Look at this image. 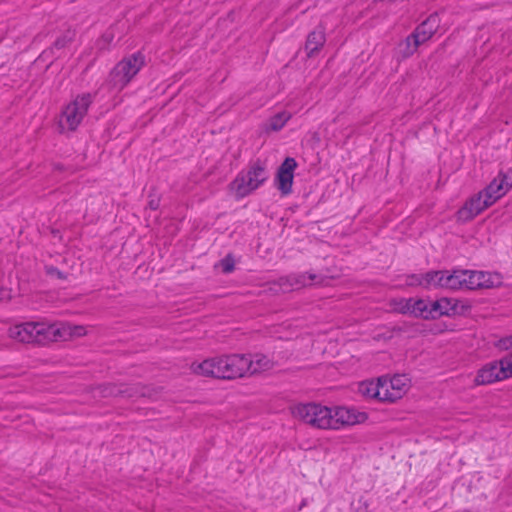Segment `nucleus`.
<instances>
[{
	"label": "nucleus",
	"instance_id": "obj_10",
	"mask_svg": "<svg viewBox=\"0 0 512 512\" xmlns=\"http://www.w3.org/2000/svg\"><path fill=\"white\" fill-rule=\"evenodd\" d=\"M512 188V171L500 172L490 184L481 191L488 204L493 205Z\"/></svg>",
	"mask_w": 512,
	"mask_h": 512
},
{
	"label": "nucleus",
	"instance_id": "obj_22",
	"mask_svg": "<svg viewBox=\"0 0 512 512\" xmlns=\"http://www.w3.org/2000/svg\"><path fill=\"white\" fill-rule=\"evenodd\" d=\"M292 117V114L288 111H281L267 120L265 123L266 132H276L281 130L285 124Z\"/></svg>",
	"mask_w": 512,
	"mask_h": 512
},
{
	"label": "nucleus",
	"instance_id": "obj_7",
	"mask_svg": "<svg viewBox=\"0 0 512 512\" xmlns=\"http://www.w3.org/2000/svg\"><path fill=\"white\" fill-rule=\"evenodd\" d=\"M390 306L401 314L432 319V300L429 298H397L391 300Z\"/></svg>",
	"mask_w": 512,
	"mask_h": 512
},
{
	"label": "nucleus",
	"instance_id": "obj_14",
	"mask_svg": "<svg viewBox=\"0 0 512 512\" xmlns=\"http://www.w3.org/2000/svg\"><path fill=\"white\" fill-rule=\"evenodd\" d=\"M468 278L470 290L493 288L499 286L502 283V277L498 273L469 270Z\"/></svg>",
	"mask_w": 512,
	"mask_h": 512
},
{
	"label": "nucleus",
	"instance_id": "obj_1",
	"mask_svg": "<svg viewBox=\"0 0 512 512\" xmlns=\"http://www.w3.org/2000/svg\"><path fill=\"white\" fill-rule=\"evenodd\" d=\"M87 334L82 325L68 322H26L9 328V336L19 342L45 345L53 341H67Z\"/></svg>",
	"mask_w": 512,
	"mask_h": 512
},
{
	"label": "nucleus",
	"instance_id": "obj_2",
	"mask_svg": "<svg viewBox=\"0 0 512 512\" xmlns=\"http://www.w3.org/2000/svg\"><path fill=\"white\" fill-rule=\"evenodd\" d=\"M267 179L268 171L266 167L256 162L247 169L239 172L236 178L230 183L229 189L237 199H241L257 190Z\"/></svg>",
	"mask_w": 512,
	"mask_h": 512
},
{
	"label": "nucleus",
	"instance_id": "obj_19",
	"mask_svg": "<svg viewBox=\"0 0 512 512\" xmlns=\"http://www.w3.org/2000/svg\"><path fill=\"white\" fill-rule=\"evenodd\" d=\"M428 34H409L405 40L398 44L397 53L402 57L412 55L420 43L428 39Z\"/></svg>",
	"mask_w": 512,
	"mask_h": 512
},
{
	"label": "nucleus",
	"instance_id": "obj_13",
	"mask_svg": "<svg viewBox=\"0 0 512 512\" xmlns=\"http://www.w3.org/2000/svg\"><path fill=\"white\" fill-rule=\"evenodd\" d=\"M297 167V162L294 158L287 157L278 168L275 183L278 190L283 195H287L292 190L294 171Z\"/></svg>",
	"mask_w": 512,
	"mask_h": 512
},
{
	"label": "nucleus",
	"instance_id": "obj_17",
	"mask_svg": "<svg viewBox=\"0 0 512 512\" xmlns=\"http://www.w3.org/2000/svg\"><path fill=\"white\" fill-rule=\"evenodd\" d=\"M469 270L445 271L444 289L458 290L470 289Z\"/></svg>",
	"mask_w": 512,
	"mask_h": 512
},
{
	"label": "nucleus",
	"instance_id": "obj_25",
	"mask_svg": "<svg viewBox=\"0 0 512 512\" xmlns=\"http://www.w3.org/2000/svg\"><path fill=\"white\" fill-rule=\"evenodd\" d=\"M324 34H309L306 42V50L308 55H312L324 44Z\"/></svg>",
	"mask_w": 512,
	"mask_h": 512
},
{
	"label": "nucleus",
	"instance_id": "obj_3",
	"mask_svg": "<svg viewBox=\"0 0 512 512\" xmlns=\"http://www.w3.org/2000/svg\"><path fill=\"white\" fill-rule=\"evenodd\" d=\"M294 418L320 430H331L332 406L316 402L300 403L293 407Z\"/></svg>",
	"mask_w": 512,
	"mask_h": 512
},
{
	"label": "nucleus",
	"instance_id": "obj_18",
	"mask_svg": "<svg viewBox=\"0 0 512 512\" xmlns=\"http://www.w3.org/2000/svg\"><path fill=\"white\" fill-rule=\"evenodd\" d=\"M247 375H254L273 368V361L266 355L257 353L246 355Z\"/></svg>",
	"mask_w": 512,
	"mask_h": 512
},
{
	"label": "nucleus",
	"instance_id": "obj_29",
	"mask_svg": "<svg viewBox=\"0 0 512 512\" xmlns=\"http://www.w3.org/2000/svg\"><path fill=\"white\" fill-rule=\"evenodd\" d=\"M0 299H4V297H3V296H0Z\"/></svg>",
	"mask_w": 512,
	"mask_h": 512
},
{
	"label": "nucleus",
	"instance_id": "obj_28",
	"mask_svg": "<svg viewBox=\"0 0 512 512\" xmlns=\"http://www.w3.org/2000/svg\"><path fill=\"white\" fill-rule=\"evenodd\" d=\"M149 205H150V207H151L152 209H156V208H157V203H155L154 201H151V202L149 203Z\"/></svg>",
	"mask_w": 512,
	"mask_h": 512
},
{
	"label": "nucleus",
	"instance_id": "obj_12",
	"mask_svg": "<svg viewBox=\"0 0 512 512\" xmlns=\"http://www.w3.org/2000/svg\"><path fill=\"white\" fill-rule=\"evenodd\" d=\"M487 199L484 198L481 192L470 197L464 205L457 212V220L461 222H467L474 219L486 208L491 205L486 203Z\"/></svg>",
	"mask_w": 512,
	"mask_h": 512
},
{
	"label": "nucleus",
	"instance_id": "obj_9",
	"mask_svg": "<svg viewBox=\"0 0 512 512\" xmlns=\"http://www.w3.org/2000/svg\"><path fill=\"white\" fill-rule=\"evenodd\" d=\"M383 401L394 402L401 399L410 388V379L405 374H397L393 377H380Z\"/></svg>",
	"mask_w": 512,
	"mask_h": 512
},
{
	"label": "nucleus",
	"instance_id": "obj_4",
	"mask_svg": "<svg viewBox=\"0 0 512 512\" xmlns=\"http://www.w3.org/2000/svg\"><path fill=\"white\" fill-rule=\"evenodd\" d=\"M92 102L93 95L91 93L76 96L62 111L59 119L61 130L74 131L84 119Z\"/></svg>",
	"mask_w": 512,
	"mask_h": 512
},
{
	"label": "nucleus",
	"instance_id": "obj_5",
	"mask_svg": "<svg viewBox=\"0 0 512 512\" xmlns=\"http://www.w3.org/2000/svg\"><path fill=\"white\" fill-rule=\"evenodd\" d=\"M145 64V57L141 53H135L120 61L111 72V83L120 91L137 75Z\"/></svg>",
	"mask_w": 512,
	"mask_h": 512
},
{
	"label": "nucleus",
	"instance_id": "obj_8",
	"mask_svg": "<svg viewBox=\"0 0 512 512\" xmlns=\"http://www.w3.org/2000/svg\"><path fill=\"white\" fill-rule=\"evenodd\" d=\"M512 377V366L505 356L499 361H493L483 366L475 377L477 385L490 384Z\"/></svg>",
	"mask_w": 512,
	"mask_h": 512
},
{
	"label": "nucleus",
	"instance_id": "obj_27",
	"mask_svg": "<svg viewBox=\"0 0 512 512\" xmlns=\"http://www.w3.org/2000/svg\"><path fill=\"white\" fill-rule=\"evenodd\" d=\"M233 18H234V12H233V11H231V12H229V13H228V15H227V18H226V19H223V20H221V21L219 22L220 26H221V27H223V28H226V27L224 26V24H225L228 20L233 21Z\"/></svg>",
	"mask_w": 512,
	"mask_h": 512
},
{
	"label": "nucleus",
	"instance_id": "obj_21",
	"mask_svg": "<svg viewBox=\"0 0 512 512\" xmlns=\"http://www.w3.org/2000/svg\"><path fill=\"white\" fill-rule=\"evenodd\" d=\"M456 308L457 304L454 299L443 297L438 300H432V319L450 316L456 312Z\"/></svg>",
	"mask_w": 512,
	"mask_h": 512
},
{
	"label": "nucleus",
	"instance_id": "obj_26",
	"mask_svg": "<svg viewBox=\"0 0 512 512\" xmlns=\"http://www.w3.org/2000/svg\"><path fill=\"white\" fill-rule=\"evenodd\" d=\"M217 266L220 267L224 273H230L234 270L235 262L234 259L228 255L223 258Z\"/></svg>",
	"mask_w": 512,
	"mask_h": 512
},
{
	"label": "nucleus",
	"instance_id": "obj_11",
	"mask_svg": "<svg viewBox=\"0 0 512 512\" xmlns=\"http://www.w3.org/2000/svg\"><path fill=\"white\" fill-rule=\"evenodd\" d=\"M226 355L192 363L191 370L198 375L226 379Z\"/></svg>",
	"mask_w": 512,
	"mask_h": 512
},
{
	"label": "nucleus",
	"instance_id": "obj_24",
	"mask_svg": "<svg viewBox=\"0 0 512 512\" xmlns=\"http://www.w3.org/2000/svg\"><path fill=\"white\" fill-rule=\"evenodd\" d=\"M314 277L312 275H291L285 279H281L282 282L288 284L290 289H299L302 286L310 285L313 283Z\"/></svg>",
	"mask_w": 512,
	"mask_h": 512
},
{
	"label": "nucleus",
	"instance_id": "obj_6",
	"mask_svg": "<svg viewBox=\"0 0 512 512\" xmlns=\"http://www.w3.org/2000/svg\"><path fill=\"white\" fill-rule=\"evenodd\" d=\"M331 430L339 431L355 425L363 424L368 420V413L354 406H332Z\"/></svg>",
	"mask_w": 512,
	"mask_h": 512
},
{
	"label": "nucleus",
	"instance_id": "obj_15",
	"mask_svg": "<svg viewBox=\"0 0 512 512\" xmlns=\"http://www.w3.org/2000/svg\"><path fill=\"white\" fill-rule=\"evenodd\" d=\"M409 285H418L425 289L444 288L445 271H430L425 274L412 275Z\"/></svg>",
	"mask_w": 512,
	"mask_h": 512
},
{
	"label": "nucleus",
	"instance_id": "obj_16",
	"mask_svg": "<svg viewBox=\"0 0 512 512\" xmlns=\"http://www.w3.org/2000/svg\"><path fill=\"white\" fill-rule=\"evenodd\" d=\"M246 355H226V379H235L247 376Z\"/></svg>",
	"mask_w": 512,
	"mask_h": 512
},
{
	"label": "nucleus",
	"instance_id": "obj_23",
	"mask_svg": "<svg viewBox=\"0 0 512 512\" xmlns=\"http://www.w3.org/2000/svg\"><path fill=\"white\" fill-rule=\"evenodd\" d=\"M439 27V14L434 12L426 20L419 24L413 32H438Z\"/></svg>",
	"mask_w": 512,
	"mask_h": 512
},
{
	"label": "nucleus",
	"instance_id": "obj_20",
	"mask_svg": "<svg viewBox=\"0 0 512 512\" xmlns=\"http://www.w3.org/2000/svg\"><path fill=\"white\" fill-rule=\"evenodd\" d=\"M381 385H382V383H381L380 377L377 378L376 380H374V379L365 380L359 384L358 391L362 396H364L366 398L383 401V397H382V391H383L382 389L383 388L381 387Z\"/></svg>",
	"mask_w": 512,
	"mask_h": 512
}]
</instances>
